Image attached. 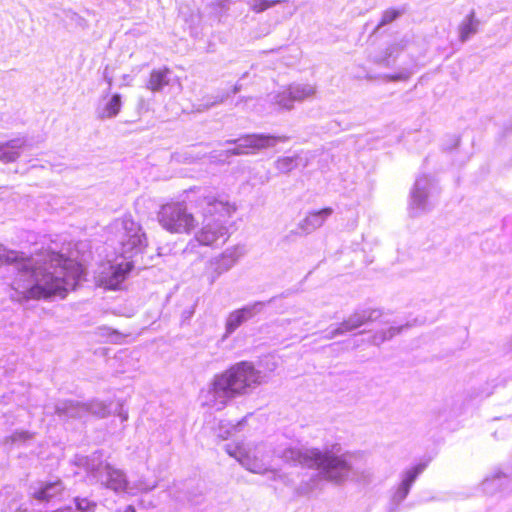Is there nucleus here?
Here are the masks:
<instances>
[{
    "label": "nucleus",
    "mask_w": 512,
    "mask_h": 512,
    "mask_svg": "<svg viewBox=\"0 0 512 512\" xmlns=\"http://www.w3.org/2000/svg\"><path fill=\"white\" fill-rule=\"evenodd\" d=\"M247 309H238L233 311L227 320L226 328L228 332L236 330L245 320L248 314Z\"/></svg>",
    "instance_id": "23"
},
{
    "label": "nucleus",
    "mask_w": 512,
    "mask_h": 512,
    "mask_svg": "<svg viewBox=\"0 0 512 512\" xmlns=\"http://www.w3.org/2000/svg\"><path fill=\"white\" fill-rule=\"evenodd\" d=\"M234 208L215 196H206L202 201L203 227L197 233V240L203 245H211L225 232L223 220L230 217Z\"/></svg>",
    "instance_id": "4"
},
{
    "label": "nucleus",
    "mask_w": 512,
    "mask_h": 512,
    "mask_svg": "<svg viewBox=\"0 0 512 512\" xmlns=\"http://www.w3.org/2000/svg\"><path fill=\"white\" fill-rule=\"evenodd\" d=\"M401 15V11L396 8H388L382 14V17L378 23V27L385 26L392 23Z\"/></svg>",
    "instance_id": "29"
},
{
    "label": "nucleus",
    "mask_w": 512,
    "mask_h": 512,
    "mask_svg": "<svg viewBox=\"0 0 512 512\" xmlns=\"http://www.w3.org/2000/svg\"><path fill=\"white\" fill-rule=\"evenodd\" d=\"M333 210L330 207H326L317 211L308 213L302 222V228L306 232H311L321 227L326 219L332 214Z\"/></svg>",
    "instance_id": "18"
},
{
    "label": "nucleus",
    "mask_w": 512,
    "mask_h": 512,
    "mask_svg": "<svg viewBox=\"0 0 512 512\" xmlns=\"http://www.w3.org/2000/svg\"><path fill=\"white\" fill-rule=\"evenodd\" d=\"M247 386H204L200 392V400L202 405L214 408L216 410L223 409L228 401L232 398L242 396L246 393Z\"/></svg>",
    "instance_id": "7"
},
{
    "label": "nucleus",
    "mask_w": 512,
    "mask_h": 512,
    "mask_svg": "<svg viewBox=\"0 0 512 512\" xmlns=\"http://www.w3.org/2000/svg\"><path fill=\"white\" fill-rule=\"evenodd\" d=\"M225 451L253 473L264 474L269 471V455L264 446L246 449L240 444H226Z\"/></svg>",
    "instance_id": "6"
},
{
    "label": "nucleus",
    "mask_w": 512,
    "mask_h": 512,
    "mask_svg": "<svg viewBox=\"0 0 512 512\" xmlns=\"http://www.w3.org/2000/svg\"><path fill=\"white\" fill-rule=\"evenodd\" d=\"M30 262V258L26 257L23 253L7 250L0 245V263L12 264V263H25Z\"/></svg>",
    "instance_id": "21"
},
{
    "label": "nucleus",
    "mask_w": 512,
    "mask_h": 512,
    "mask_svg": "<svg viewBox=\"0 0 512 512\" xmlns=\"http://www.w3.org/2000/svg\"><path fill=\"white\" fill-rule=\"evenodd\" d=\"M49 262L54 268V272L45 273L41 280L42 283L31 286L26 291L27 299L65 297L69 290H74L77 287L84 273L81 263L54 251L49 254Z\"/></svg>",
    "instance_id": "2"
},
{
    "label": "nucleus",
    "mask_w": 512,
    "mask_h": 512,
    "mask_svg": "<svg viewBox=\"0 0 512 512\" xmlns=\"http://www.w3.org/2000/svg\"><path fill=\"white\" fill-rule=\"evenodd\" d=\"M123 512H136V510L132 505H129L125 508Z\"/></svg>",
    "instance_id": "35"
},
{
    "label": "nucleus",
    "mask_w": 512,
    "mask_h": 512,
    "mask_svg": "<svg viewBox=\"0 0 512 512\" xmlns=\"http://www.w3.org/2000/svg\"><path fill=\"white\" fill-rule=\"evenodd\" d=\"M76 510L79 512H95L97 503L88 498L76 497L74 499Z\"/></svg>",
    "instance_id": "26"
},
{
    "label": "nucleus",
    "mask_w": 512,
    "mask_h": 512,
    "mask_svg": "<svg viewBox=\"0 0 512 512\" xmlns=\"http://www.w3.org/2000/svg\"><path fill=\"white\" fill-rule=\"evenodd\" d=\"M282 458L290 463L315 466L325 480L335 484H342L347 480L369 483L373 477L372 470L367 467L361 456L343 453L337 444L323 450L287 448L283 451Z\"/></svg>",
    "instance_id": "1"
},
{
    "label": "nucleus",
    "mask_w": 512,
    "mask_h": 512,
    "mask_svg": "<svg viewBox=\"0 0 512 512\" xmlns=\"http://www.w3.org/2000/svg\"><path fill=\"white\" fill-rule=\"evenodd\" d=\"M256 370L249 362H240L231 366L223 375L225 384H248L256 381Z\"/></svg>",
    "instance_id": "9"
},
{
    "label": "nucleus",
    "mask_w": 512,
    "mask_h": 512,
    "mask_svg": "<svg viewBox=\"0 0 512 512\" xmlns=\"http://www.w3.org/2000/svg\"><path fill=\"white\" fill-rule=\"evenodd\" d=\"M170 73V68L166 66L153 69L150 72L149 78L147 80V88L152 92L161 91L165 86L169 85Z\"/></svg>",
    "instance_id": "16"
},
{
    "label": "nucleus",
    "mask_w": 512,
    "mask_h": 512,
    "mask_svg": "<svg viewBox=\"0 0 512 512\" xmlns=\"http://www.w3.org/2000/svg\"><path fill=\"white\" fill-rule=\"evenodd\" d=\"M65 487L61 480L56 479L40 485L39 488L34 489L32 495L38 501H50L53 498L60 496Z\"/></svg>",
    "instance_id": "15"
},
{
    "label": "nucleus",
    "mask_w": 512,
    "mask_h": 512,
    "mask_svg": "<svg viewBox=\"0 0 512 512\" xmlns=\"http://www.w3.org/2000/svg\"><path fill=\"white\" fill-rule=\"evenodd\" d=\"M511 487V479L508 475L496 472L495 474L487 477L482 482V490L486 494H496L498 492L509 491Z\"/></svg>",
    "instance_id": "13"
},
{
    "label": "nucleus",
    "mask_w": 512,
    "mask_h": 512,
    "mask_svg": "<svg viewBox=\"0 0 512 512\" xmlns=\"http://www.w3.org/2000/svg\"><path fill=\"white\" fill-rule=\"evenodd\" d=\"M460 39L466 41L471 34L476 32V22L472 15L468 16L460 26Z\"/></svg>",
    "instance_id": "24"
},
{
    "label": "nucleus",
    "mask_w": 512,
    "mask_h": 512,
    "mask_svg": "<svg viewBox=\"0 0 512 512\" xmlns=\"http://www.w3.org/2000/svg\"><path fill=\"white\" fill-rule=\"evenodd\" d=\"M118 416L121 418V420L123 422L127 421V419H128V412L123 409L122 405H120V407H119Z\"/></svg>",
    "instance_id": "32"
},
{
    "label": "nucleus",
    "mask_w": 512,
    "mask_h": 512,
    "mask_svg": "<svg viewBox=\"0 0 512 512\" xmlns=\"http://www.w3.org/2000/svg\"><path fill=\"white\" fill-rule=\"evenodd\" d=\"M158 219L160 224L169 232H190L196 225L193 214L187 212L181 202H169L161 206Z\"/></svg>",
    "instance_id": "5"
},
{
    "label": "nucleus",
    "mask_w": 512,
    "mask_h": 512,
    "mask_svg": "<svg viewBox=\"0 0 512 512\" xmlns=\"http://www.w3.org/2000/svg\"><path fill=\"white\" fill-rule=\"evenodd\" d=\"M288 140L286 136L270 135V134H247L238 139L237 151L239 153H256L258 151L272 148L279 142H285Z\"/></svg>",
    "instance_id": "8"
},
{
    "label": "nucleus",
    "mask_w": 512,
    "mask_h": 512,
    "mask_svg": "<svg viewBox=\"0 0 512 512\" xmlns=\"http://www.w3.org/2000/svg\"><path fill=\"white\" fill-rule=\"evenodd\" d=\"M281 2L283 0H253L251 7L254 12L260 13Z\"/></svg>",
    "instance_id": "30"
},
{
    "label": "nucleus",
    "mask_w": 512,
    "mask_h": 512,
    "mask_svg": "<svg viewBox=\"0 0 512 512\" xmlns=\"http://www.w3.org/2000/svg\"><path fill=\"white\" fill-rule=\"evenodd\" d=\"M315 89L313 87H309L307 91L305 92L304 96H311L314 95Z\"/></svg>",
    "instance_id": "34"
},
{
    "label": "nucleus",
    "mask_w": 512,
    "mask_h": 512,
    "mask_svg": "<svg viewBox=\"0 0 512 512\" xmlns=\"http://www.w3.org/2000/svg\"><path fill=\"white\" fill-rule=\"evenodd\" d=\"M84 411H89L98 417H105L109 414V409L102 401H92L89 404H83L80 407L71 405L67 408V414L71 417H81Z\"/></svg>",
    "instance_id": "17"
},
{
    "label": "nucleus",
    "mask_w": 512,
    "mask_h": 512,
    "mask_svg": "<svg viewBox=\"0 0 512 512\" xmlns=\"http://www.w3.org/2000/svg\"><path fill=\"white\" fill-rule=\"evenodd\" d=\"M24 146L21 140H11L0 145V161L10 163L16 161L20 156V149Z\"/></svg>",
    "instance_id": "19"
},
{
    "label": "nucleus",
    "mask_w": 512,
    "mask_h": 512,
    "mask_svg": "<svg viewBox=\"0 0 512 512\" xmlns=\"http://www.w3.org/2000/svg\"><path fill=\"white\" fill-rule=\"evenodd\" d=\"M133 268L134 264L131 261L110 266L109 273L101 279L102 285L107 289H118Z\"/></svg>",
    "instance_id": "11"
},
{
    "label": "nucleus",
    "mask_w": 512,
    "mask_h": 512,
    "mask_svg": "<svg viewBox=\"0 0 512 512\" xmlns=\"http://www.w3.org/2000/svg\"><path fill=\"white\" fill-rule=\"evenodd\" d=\"M157 486V482L148 483L146 480L140 479L129 488V493H131L132 495H135L137 493H148L154 490Z\"/></svg>",
    "instance_id": "25"
},
{
    "label": "nucleus",
    "mask_w": 512,
    "mask_h": 512,
    "mask_svg": "<svg viewBox=\"0 0 512 512\" xmlns=\"http://www.w3.org/2000/svg\"><path fill=\"white\" fill-rule=\"evenodd\" d=\"M381 316V312L374 309H366L354 313L342 323L343 330H353L360 326L377 320Z\"/></svg>",
    "instance_id": "14"
},
{
    "label": "nucleus",
    "mask_w": 512,
    "mask_h": 512,
    "mask_svg": "<svg viewBox=\"0 0 512 512\" xmlns=\"http://www.w3.org/2000/svg\"><path fill=\"white\" fill-rule=\"evenodd\" d=\"M298 166V156H282L275 161V167L279 173H289Z\"/></svg>",
    "instance_id": "22"
},
{
    "label": "nucleus",
    "mask_w": 512,
    "mask_h": 512,
    "mask_svg": "<svg viewBox=\"0 0 512 512\" xmlns=\"http://www.w3.org/2000/svg\"><path fill=\"white\" fill-rule=\"evenodd\" d=\"M121 110V96L113 94L109 101L103 106L99 112L101 118H112L119 114Z\"/></svg>",
    "instance_id": "20"
},
{
    "label": "nucleus",
    "mask_w": 512,
    "mask_h": 512,
    "mask_svg": "<svg viewBox=\"0 0 512 512\" xmlns=\"http://www.w3.org/2000/svg\"><path fill=\"white\" fill-rule=\"evenodd\" d=\"M243 421L238 422L236 425L231 424L230 422L226 421H220L218 426V432L217 435L222 438L226 439L229 437L234 431L238 430V428L241 426Z\"/></svg>",
    "instance_id": "27"
},
{
    "label": "nucleus",
    "mask_w": 512,
    "mask_h": 512,
    "mask_svg": "<svg viewBox=\"0 0 512 512\" xmlns=\"http://www.w3.org/2000/svg\"><path fill=\"white\" fill-rule=\"evenodd\" d=\"M140 505H141L143 508H145V509H149V508H153V507H155V505H154L152 502H147V503H145V501H144V500H141V501H140Z\"/></svg>",
    "instance_id": "33"
},
{
    "label": "nucleus",
    "mask_w": 512,
    "mask_h": 512,
    "mask_svg": "<svg viewBox=\"0 0 512 512\" xmlns=\"http://www.w3.org/2000/svg\"><path fill=\"white\" fill-rule=\"evenodd\" d=\"M386 78L390 81H401V80H406L408 78V76L404 75V74H393V75H387Z\"/></svg>",
    "instance_id": "31"
},
{
    "label": "nucleus",
    "mask_w": 512,
    "mask_h": 512,
    "mask_svg": "<svg viewBox=\"0 0 512 512\" xmlns=\"http://www.w3.org/2000/svg\"><path fill=\"white\" fill-rule=\"evenodd\" d=\"M75 464L83 467L88 477L104 488L115 493L128 490V479L125 472L103 461L102 453L99 451L90 456H76Z\"/></svg>",
    "instance_id": "3"
},
{
    "label": "nucleus",
    "mask_w": 512,
    "mask_h": 512,
    "mask_svg": "<svg viewBox=\"0 0 512 512\" xmlns=\"http://www.w3.org/2000/svg\"><path fill=\"white\" fill-rule=\"evenodd\" d=\"M141 227L132 217L122 219V230L120 231V242L122 246L135 247L140 243Z\"/></svg>",
    "instance_id": "12"
},
{
    "label": "nucleus",
    "mask_w": 512,
    "mask_h": 512,
    "mask_svg": "<svg viewBox=\"0 0 512 512\" xmlns=\"http://www.w3.org/2000/svg\"><path fill=\"white\" fill-rule=\"evenodd\" d=\"M426 467L427 463H419L402 473L401 482L391 498L394 505H399L407 497L411 486Z\"/></svg>",
    "instance_id": "10"
},
{
    "label": "nucleus",
    "mask_w": 512,
    "mask_h": 512,
    "mask_svg": "<svg viewBox=\"0 0 512 512\" xmlns=\"http://www.w3.org/2000/svg\"><path fill=\"white\" fill-rule=\"evenodd\" d=\"M33 438V433L29 431H15L9 437L6 438V443H25Z\"/></svg>",
    "instance_id": "28"
}]
</instances>
